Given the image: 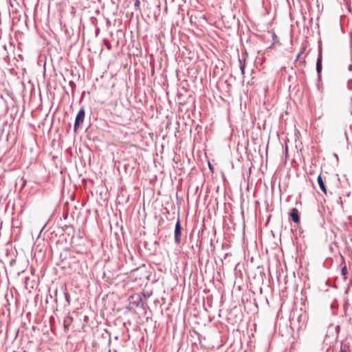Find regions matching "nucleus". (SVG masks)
I'll use <instances>...</instances> for the list:
<instances>
[{"label":"nucleus","mask_w":352,"mask_h":352,"mask_svg":"<svg viewBox=\"0 0 352 352\" xmlns=\"http://www.w3.org/2000/svg\"><path fill=\"white\" fill-rule=\"evenodd\" d=\"M174 241L176 245L182 242V226L179 217L177 218L174 230Z\"/></svg>","instance_id":"f257e3e1"},{"label":"nucleus","mask_w":352,"mask_h":352,"mask_svg":"<svg viewBox=\"0 0 352 352\" xmlns=\"http://www.w3.org/2000/svg\"><path fill=\"white\" fill-rule=\"evenodd\" d=\"M85 117V111L83 107H81L76 115L74 122V131H76L79 126L83 123Z\"/></svg>","instance_id":"f03ea898"},{"label":"nucleus","mask_w":352,"mask_h":352,"mask_svg":"<svg viewBox=\"0 0 352 352\" xmlns=\"http://www.w3.org/2000/svg\"><path fill=\"white\" fill-rule=\"evenodd\" d=\"M289 215L295 223L300 222V214L297 208H292L289 212Z\"/></svg>","instance_id":"7ed1b4c3"},{"label":"nucleus","mask_w":352,"mask_h":352,"mask_svg":"<svg viewBox=\"0 0 352 352\" xmlns=\"http://www.w3.org/2000/svg\"><path fill=\"white\" fill-rule=\"evenodd\" d=\"M317 182H318V184L319 185V187L321 189V190L324 193V194H327V188H326V186H325V184L322 180V178L321 177V175H319L318 176V178H317Z\"/></svg>","instance_id":"20e7f679"},{"label":"nucleus","mask_w":352,"mask_h":352,"mask_svg":"<svg viewBox=\"0 0 352 352\" xmlns=\"http://www.w3.org/2000/svg\"><path fill=\"white\" fill-rule=\"evenodd\" d=\"M316 72L320 74L322 72V54L319 53L318 57L316 62Z\"/></svg>","instance_id":"39448f33"},{"label":"nucleus","mask_w":352,"mask_h":352,"mask_svg":"<svg viewBox=\"0 0 352 352\" xmlns=\"http://www.w3.org/2000/svg\"><path fill=\"white\" fill-rule=\"evenodd\" d=\"M71 322H72V318H69L64 320V328L65 330L69 329Z\"/></svg>","instance_id":"423d86ee"},{"label":"nucleus","mask_w":352,"mask_h":352,"mask_svg":"<svg viewBox=\"0 0 352 352\" xmlns=\"http://www.w3.org/2000/svg\"><path fill=\"white\" fill-rule=\"evenodd\" d=\"M239 63H240V69L241 71V74H244V73H245V61L242 62V60L241 59H239Z\"/></svg>","instance_id":"0eeeda50"},{"label":"nucleus","mask_w":352,"mask_h":352,"mask_svg":"<svg viewBox=\"0 0 352 352\" xmlns=\"http://www.w3.org/2000/svg\"><path fill=\"white\" fill-rule=\"evenodd\" d=\"M64 296L66 301L67 302L68 305H70V295L67 292H64Z\"/></svg>","instance_id":"6e6552de"},{"label":"nucleus","mask_w":352,"mask_h":352,"mask_svg":"<svg viewBox=\"0 0 352 352\" xmlns=\"http://www.w3.org/2000/svg\"><path fill=\"white\" fill-rule=\"evenodd\" d=\"M134 6L136 10H140V0H134Z\"/></svg>","instance_id":"1a4fd4ad"},{"label":"nucleus","mask_w":352,"mask_h":352,"mask_svg":"<svg viewBox=\"0 0 352 352\" xmlns=\"http://www.w3.org/2000/svg\"><path fill=\"white\" fill-rule=\"evenodd\" d=\"M104 44L105 45V46L107 47L108 50H111V45L110 41L108 39L104 40Z\"/></svg>","instance_id":"9d476101"},{"label":"nucleus","mask_w":352,"mask_h":352,"mask_svg":"<svg viewBox=\"0 0 352 352\" xmlns=\"http://www.w3.org/2000/svg\"><path fill=\"white\" fill-rule=\"evenodd\" d=\"M301 55L302 54H300L299 52L298 53V54L296 56V61L299 60V62L304 63L305 62V60L304 58H300Z\"/></svg>","instance_id":"9b49d317"},{"label":"nucleus","mask_w":352,"mask_h":352,"mask_svg":"<svg viewBox=\"0 0 352 352\" xmlns=\"http://www.w3.org/2000/svg\"><path fill=\"white\" fill-rule=\"evenodd\" d=\"M307 49V45L305 44H302L301 47H300V50L299 52L300 54H302Z\"/></svg>","instance_id":"f8f14e48"},{"label":"nucleus","mask_w":352,"mask_h":352,"mask_svg":"<svg viewBox=\"0 0 352 352\" xmlns=\"http://www.w3.org/2000/svg\"><path fill=\"white\" fill-rule=\"evenodd\" d=\"M289 321H290V323H291V325H295V316H294V314H293L292 316H290V318H289Z\"/></svg>","instance_id":"ddd939ff"},{"label":"nucleus","mask_w":352,"mask_h":352,"mask_svg":"<svg viewBox=\"0 0 352 352\" xmlns=\"http://www.w3.org/2000/svg\"><path fill=\"white\" fill-rule=\"evenodd\" d=\"M347 274V268L346 266H344L342 268V274L345 276L346 274Z\"/></svg>","instance_id":"4468645a"},{"label":"nucleus","mask_w":352,"mask_h":352,"mask_svg":"<svg viewBox=\"0 0 352 352\" xmlns=\"http://www.w3.org/2000/svg\"><path fill=\"white\" fill-rule=\"evenodd\" d=\"M347 87L349 89H352V80H349L347 82Z\"/></svg>","instance_id":"2eb2a0df"},{"label":"nucleus","mask_w":352,"mask_h":352,"mask_svg":"<svg viewBox=\"0 0 352 352\" xmlns=\"http://www.w3.org/2000/svg\"><path fill=\"white\" fill-rule=\"evenodd\" d=\"M106 333L109 335V342H108V344L109 346L111 345V334L110 333L107 331V330H105Z\"/></svg>","instance_id":"dca6fc26"},{"label":"nucleus","mask_w":352,"mask_h":352,"mask_svg":"<svg viewBox=\"0 0 352 352\" xmlns=\"http://www.w3.org/2000/svg\"><path fill=\"white\" fill-rule=\"evenodd\" d=\"M69 84L70 87H72V88L76 87V85H75L74 82L72 81V80L69 81Z\"/></svg>","instance_id":"f3484780"},{"label":"nucleus","mask_w":352,"mask_h":352,"mask_svg":"<svg viewBox=\"0 0 352 352\" xmlns=\"http://www.w3.org/2000/svg\"><path fill=\"white\" fill-rule=\"evenodd\" d=\"M340 352H347L346 349L344 347H343L342 344L341 345Z\"/></svg>","instance_id":"a211bd4d"},{"label":"nucleus","mask_w":352,"mask_h":352,"mask_svg":"<svg viewBox=\"0 0 352 352\" xmlns=\"http://www.w3.org/2000/svg\"><path fill=\"white\" fill-rule=\"evenodd\" d=\"M340 326H339V325H337V326L336 327V332H337V334H338V333H339V331H340Z\"/></svg>","instance_id":"6ab92c4d"},{"label":"nucleus","mask_w":352,"mask_h":352,"mask_svg":"<svg viewBox=\"0 0 352 352\" xmlns=\"http://www.w3.org/2000/svg\"><path fill=\"white\" fill-rule=\"evenodd\" d=\"M348 68L349 71H352V65H349Z\"/></svg>","instance_id":"aec40b11"},{"label":"nucleus","mask_w":352,"mask_h":352,"mask_svg":"<svg viewBox=\"0 0 352 352\" xmlns=\"http://www.w3.org/2000/svg\"><path fill=\"white\" fill-rule=\"evenodd\" d=\"M114 339H115L116 340H118L119 339L118 336H116L114 337Z\"/></svg>","instance_id":"412c9836"},{"label":"nucleus","mask_w":352,"mask_h":352,"mask_svg":"<svg viewBox=\"0 0 352 352\" xmlns=\"http://www.w3.org/2000/svg\"><path fill=\"white\" fill-rule=\"evenodd\" d=\"M344 134H345L346 137L347 138V133H346V131H345V132H344Z\"/></svg>","instance_id":"4be33fe9"}]
</instances>
